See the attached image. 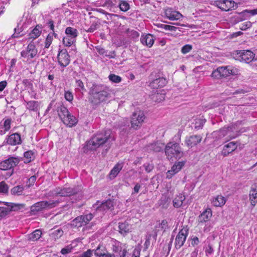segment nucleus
I'll use <instances>...</instances> for the list:
<instances>
[{
    "instance_id": "obj_1",
    "label": "nucleus",
    "mask_w": 257,
    "mask_h": 257,
    "mask_svg": "<svg viewBox=\"0 0 257 257\" xmlns=\"http://www.w3.org/2000/svg\"><path fill=\"white\" fill-rule=\"evenodd\" d=\"M90 100L92 103L98 104L110 97V90L106 86L93 84L90 88Z\"/></svg>"
},
{
    "instance_id": "obj_2",
    "label": "nucleus",
    "mask_w": 257,
    "mask_h": 257,
    "mask_svg": "<svg viewBox=\"0 0 257 257\" xmlns=\"http://www.w3.org/2000/svg\"><path fill=\"white\" fill-rule=\"evenodd\" d=\"M110 130L104 132L98 133L95 134L91 139L88 141L86 147L88 149L94 150L105 143L114 141V137L111 135Z\"/></svg>"
},
{
    "instance_id": "obj_3",
    "label": "nucleus",
    "mask_w": 257,
    "mask_h": 257,
    "mask_svg": "<svg viewBox=\"0 0 257 257\" xmlns=\"http://www.w3.org/2000/svg\"><path fill=\"white\" fill-rule=\"evenodd\" d=\"M165 154L169 159L174 157L176 159L180 158L183 156L179 144L177 143L170 142L165 147Z\"/></svg>"
},
{
    "instance_id": "obj_4",
    "label": "nucleus",
    "mask_w": 257,
    "mask_h": 257,
    "mask_svg": "<svg viewBox=\"0 0 257 257\" xmlns=\"http://www.w3.org/2000/svg\"><path fill=\"white\" fill-rule=\"evenodd\" d=\"M58 201H43L36 203L31 207V211L33 214L45 209H49L57 206Z\"/></svg>"
},
{
    "instance_id": "obj_5",
    "label": "nucleus",
    "mask_w": 257,
    "mask_h": 257,
    "mask_svg": "<svg viewBox=\"0 0 257 257\" xmlns=\"http://www.w3.org/2000/svg\"><path fill=\"white\" fill-rule=\"evenodd\" d=\"M233 56L235 59L246 63L251 62L255 54L250 50H237L233 53Z\"/></svg>"
},
{
    "instance_id": "obj_6",
    "label": "nucleus",
    "mask_w": 257,
    "mask_h": 257,
    "mask_svg": "<svg viewBox=\"0 0 257 257\" xmlns=\"http://www.w3.org/2000/svg\"><path fill=\"white\" fill-rule=\"evenodd\" d=\"M145 118L144 113L141 110L137 109L132 114L131 117V126L135 130H137L142 125Z\"/></svg>"
},
{
    "instance_id": "obj_7",
    "label": "nucleus",
    "mask_w": 257,
    "mask_h": 257,
    "mask_svg": "<svg viewBox=\"0 0 257 257\" xmlns=\"http://www.w3.org/2000/svg\"><path fill=\"white\" fill-rule=\"evenodd\" d=\"M21 161L20 157H10L0 163V169L8 170L16 166Z\"/></svg>"
},
{
    "instance_id": "obj_8",
    "label": "nucleus",
    "mask_w": 257,
    "mask_h": 257,
    "mask_svg": "<svg viewBox=\"0 0 257 257\" xmlns=\"http://www.w3.org/2000/svg\"><path fill=\"white\" fill-rule=\"evenodd\" d=\"M188 234V230L182 229L177 235L175 240V247L176 249H180L184 244Z\"/></svg>"
},
{
    "instance_id": "obj_9",
    "label": "nucleus",
    "mask_w": 257,
    "mask_h": 257,
    "mask_svg": "<svg viewBox=\"0 0 257 257\" xmlns=\"http://www.w3.org/2000/svg\"><path fill=\"white\" fill-rule=\"evenodd\" d=\"M91 250L92 251V253H94L95 257H115V255L109 253L102 244H98L96 248Z\"/></svg>"
},
{
    "instance_id": "obj_10",
    "label": "nucleus",
    "mask_w": 257,
    "mask_h": 257,
    "mask_svg": "<svg viewBox=\"0 0 257 257\" xmlns=\"http://www.w3.org/2000/svg\"><path fill=\"white\" fill-rule=\"evenodd\" d=\"M78 34V31L76 29L71 27H68L65 29V34L67 35V37H65V39H68L67 44L65 45L70 46L75 43L76 41V38L77 37Z\"/></svg>"
},
{
    "instance_id": "obj_11",
    "label": "nucleus",
    "mask_w": 257,
    "mask_h": 257,
    "mask_svg": "<svg viewBox=\"0 0 257 257\" xmlns=\"http://www.w3.org/2000/svg\"><path fill=\"white\" fill-rule=\"evenodd\" d=\"M38 51L34 44L30 43L26 50L21 52V56L27 59L34 58L37 54Z\"/></svg>"
},
{
    "instance_id": "obj_12",
    "label": "nucleus",
    "mask_w": 257,
    "mask_h": 257,
    "mask_svg": "<svg viewBox=\"0 0 257 257\" xmlns=\"http://www.w3.org/2000/svg\"><path fill=\"white\" fill-rule=\"evenodd\" d=\"M22 142V141L20 134L16 133L8 136L4 141V144L11 146H16L21 144Z\"/></svg>"
},
{
    "instance_id": "obj_13",
    "label": "nucleus",
    "mask_w": 257,
    "mask_h": 257,
    "mask_svg": "<svg viewBox=\"0 0 257 257\" xmlns=\"http://www.w3.org/2000/svg\"><path fill=\"white\" fill-rule=\"evenodd\" d=\"M215 6L222 11H228L234 7L235 3L230 0H218L214 2Z\"/></svg>"
},
{
    "instance_id": "obj_14",
    "label": "nucleus",
    "mask_w": 257,
    "mask_h": 257,
    "mask_svg": "<svg viewBox=\"0 0 257 257\" xmlns=\"http://www.w3.org/2000/svg\"><path fill=\"white\" fill-rule=\"evenodd\" d=\"M114 203L113 201L110 199L106 200L104 202H102L99 206L96 207V211L100 212L102 214H104V212L107 210H112L113 209Z\"/></svg>"
},
{
    "instance_id": "obj_15",
    "label": "nucleus",
    "mask_w": 257,
    "mask_h": 257,
    "mask_svg": "<svg viewBox=\"0 0 257 257\" xmlns=\"http://www.w3.org/2000/svg\"><path fill=\"white\" fill-rule=\"evenodd\" d=\"M201 140L200 135H192L186 138L185 143L188 147L192 148L200 143Z\"/></svg>"
},
{
    "instance_id": "obj_16",
    "label": "nucleus",
    "mask_w": 257,
    "mask_h": 257,
    "mask_svg": "<svg viewBox=\"0 0 257 257\" xmlns=\"http://www.w3.org/2000/svg\"><path fill=\"white\" fill-rule=\"evenodd\" d=\"M184 165L183 162H178L176 163L171 168L170 170L168 171L166 173V178L171 179L175 174L181 170L182 167Z\"/></svg>"
},
{
    "instance_id": "obj_17",
    "label": "nucleus",
    "mask_w": 257,
    "mask_h": 257,
    "mask_svg": "<svg viewBox=\"0 0 257 257\" xmlns=\"http://www.w3.org/2000/svg\"><path fill=\"white\" fill-rule=\"evenodd\" d=\"M232 132V128L231 127H223L220 129L218 132V138L222 139L225 137H227L226 141L234 139L235 138V136H232L231 134Z\"/></svg>"
},
{
    "instance_id": "obj_18",
    "label": "nucleus",
    "mask_w": 257,
    "mask_h": 257,
    "mask_svg": "<svg viewBox=\"0 0 257 257\" xmlns=\"http://www.w3.org/2000/svg\"><path fill=\"white\" fill-rule=\"evenodd\" d=\"M167 81L164 77H159L152 80L149 84V86L152 89H158L163 87L166 85Z\"/></svg>"
},
{
    "instance_id": "obj_19",
    "label": "nucleus",
    "mask_w": 257,
    "mask_h": 257,
    "mask_svg": "<svg viewBox=\"0 0 257 257\" xmlns=\"http://www.w3.org/2000/svg\"><path fill=\"white\" fill-rule=\"evenodd\" d=\"M165 15L170 21L180 19L182 15L179 12L173 10L172 9H167L165 12Z\"/></svg>"
},
{
    "instance_id": "obj_20",
    "label": "nucleus",
    "mask_w": 257,
    "mask_h": 257,
    "mask_svg": "<svg viewBox=\"0 0 257 257\" xmlns=\"http://www.w3.org/2000/svg\"><path fill=\"white\" fill-rule=\"evenodd\" d=\"M237 147V146L235 142H230L224 146L221 154L224 157L227 156L230 153L235 151Z\"/></svg>"
},
{
    "instance_id": "obj_21",
    "label": "nucleus",
    "mask_w": 257,
    "mask_h": 257,
    "mask_svg": "<svg viewBox=\"0 0 257 257\" xmlns=\"http://www.w3.org/2000/svg\"><path fill=\"white\" fill-rule=\"evenodd\" d=\"M6 206H8L9 209V213L12 211H17L19 210L23 209L25 208V205L24 204H17L11 202H2Z\"/></svg>"
},
{
    "instance_id": "obj_22",
    "label": "nucleus",
    "mask_w": 257,
    "mask_h": 257,
    "mask_svg": "<svg viewBox=\"0 0 257 257\" xmlns=\"http://www.w3.org/2000/svg\"><path fill=\"white\" fill-rule=\"evenodd\" d=\"M141 42L143 45H146L148 47L153 46L154 43V37L152 35L147 34L146 35L142 36L141 38Z\"/></svg>"
},
{
    "instance_id": "obj_23",
    "label": "nucleus",
    "mask_w": 257,
    "mask_h": 257,
    "mask_svg": "<svg viewBox=\"0 0 257 257\" xmlns=\"http://www.w3.org/2000/svg\"><path fill=\"white\" fill-rule=\"evenodd\" d=\"M111 249L113 252L112 254L115 255V257L118 255L120 256L123 251V250L122 251L121 243L115 240L112 241Z\"/></svg>"
},
{
    "instance_id": "obj_24",
    "label": "nucleus",
    "mask_w": 257,
    "mask_h": 257,
    "mask_svg": "<svg viewBox=\"0 0 257 257\" xmlns=\"http://www.w3.org/2000/svg\"><path fill=\"white\" fill-rule=\"evenodd\" d=\"M42 32V27L41 26L37 25L36 27L30 33L28 36V40H32V41L34 39L39 37Z\"/></svg>"
},
{
    "instance_id": "obj_25",
    "label": "nucleus",
    "mask_w": 257,
    "mask_h": 257,
    "mask_svg": "<svg viewBox=\"0 0 257 257\" xmlns=\"http://www.w3.org/2000/svg\"><path fill=\"white\" fill-rule=\"evenodd\" d=\"M212 216V211L210 209H208L203 211L198 217V221L200 223L205 222L209 220Z\"/></svg>"
},
{
    "instance_id": "obj_26",
    "label": "nucleus",
    "mask_w": 257,
    "mask_h": 257,
    "mask_svg": "<svg viewBox=\"0 0 257 257\" xmlns=\"http://www.w3.org/2000/svg\"><path fill=\"white\" fill-rule=\"evenodd\" d=\"M249 200L251 204L254 206L257 203V185H254L251 187L249 193Z\"/></svg>"
},
{
    "instance_id": "obj_27",
    "label": "nucleus",
    "mask_w": 257,
    "mask_h": 257,
    "mask_svg": "<svg viewBox=\"0 0 257 257\" xmlns=\"http://www.w3.org/2000/svg\"><path fill=\"white\" fill-rule=\"evenodd\" d=\"M226 202V199L221 195H218L213 198L212 203L213 206L220 207L223 206Z\"/></svg>"
},
{
    "instance_id": "obj_28",
    "label": "nucleus",
    "mask_w": 257,
    "mask_h": 257,
    "mask_svg": "<svg viewBox=\"0 0 257 257\" xmlns=\"http://www.w3.org/2000/svg\"><path fill=\"white\" fill-rule=\"evenodd\" d=\"M118 228L119 232L123 235H125L130 231L131 229V226L127 222H124L119 223Z\"/></svg>"
},
{
    "instance_id": "obj_29",
    "label": "nucleus",
    "mask_w": 257,
    "mask_h": 257,
    "mask_svg": "<svg viewBox=\"0 0 257 257\" xmlns=\"http://www.w3.org/2000/svg\"><path fill=\"white\" fill-rule=\"evenodd\" d=\"M65 110L67 112V118L68 121L67 123H65V124L69 127H72L73 126L75 125L78 122L77 119L74 115H71L66 108H65Z\"/></svg>"
},
{
    "instance_id": "obj_30",
    "label": "nucleus",
    "mask_w": 257,
    "mask_h": 257,
    "mask_svg": "<svg viewBox=\"0 0 257 257\" xmlns=\"http://www.w3.org/2000/svg\"><path fill=\"white\" fill-rule=\"evenodd\" d=\"M123 167L122 163H117L112 168L109 173V177L110 179H114L122 169Z\"/></svg>"
},
{
    "instance_id": "obj_31",
    "label": "nucleus",
    "mask_w": 257,
    "mask_h": 257,
    "mask_svg": "<svg viewBox=\"0 0 257 257\" xmlns=\"http://www.w3.org/2000/svg\"><path fill=\"white\" fill-rule=\"evenodd\" d=\"M185 196L182 194H180L179 195L176 196L173 200V206L176 208H179L181 207L182 205L183 202L185 200Z\"/></svg>"
},
{
    "instance_id": "obj_32",
    "label": "nucleus",
    "mask_w": 257,
    "mask_h": 257,
    "mask_svg": "<svg viewBox=\"0 0 257 257\" xmlns=\"http://www.w3.org/2000/svg\"><path fill=\"white\" fill-rule=\"evenodd\" d=\"M164 145L162 143L157 142L152 144L148 146V150L153 151L156 152H159L162 150Z\"/></svg>"
},
{
    "instance_id": "obj_33",
    "label": "nucleus",
    "mask_w": 257,
    "mask_h": 257,
    "mask_svg": "<svg viewBox=\"0 0 257 257\" xmlns=\"http://www.w3.org/2000/svg\"><path fill=\"white\" fill-rule=\"evenodd\" d=\"M219 68L222 78L226 77L232 74V70L229 66L226 67H219Z\"/></svg>"
},
{
    "instance_id": "obj_34",
    "label": "nucleus",
    "mask_w": 257,
    "mask_h": 257,
    "mask_svg": "<svg viewBox=\"0 0 257 257\" xmlns=\"http://www.w3.org/2000/svg\"><path fill=\"white\" fill-rule=\"evenodd\" d=\"M39 103L36 101H29L27 102V108L30 110L36 111L38 109Z\"/></svg>"
},
{
    "instance_id": "obj_35",
    "label": "nucleus",
    "mask_w": 257,
    "mask_h": 257,
    "mask_svg": "<svg viewBox=\"0 0 257 257\" xmlns=\"http://www.w3.org/2000/svg\"><path fill=\"white\" fill-rule=\"evenodd\" d=\"M117 7H119L120 10L123 12H126L130 9V5L125 1L118 0Z\"/></svg>"
},
{
    "instance_id": "obj_36",
    "label": "nucleus",
    "mask_w": 257,
    "mask_h": 257,
    "mask_svg": "<svg viewBox=\"0 0 257 257\" xmlns=\"http://www.w3.org/2000/svg\"><path fill=\"white\" fill-rule=\"evenodd\" d=\"M41 234V230L37 229L29 235V238L32 241L37 240L40 238Z\"/></svg>"
},
{
    "instance_id": "obj_37",
    "label": "nucleus",
    "mask_w": 257,
    "mask_h": 257,
    "mask_svg": "<svg viewBox=\"0 0 257 257\" xmlns=\"http://www.w3.org/2000/svg\"><path fill=\"white\" fill-rule=\"evenodd\" d=\"M24 190V188L23 186L18 185L13 187L11 189V192L13 195L19 196L22 195Z\"/></svg>"
},
{
    "instance_id": "obj_38",
    "label": "nucleus",
    "mask_w": 257,
    "mask_h": 257,
    "mask_svg": "<svg viewBox=\"0 0 257 257\" xmlns=\"http://www.w3.org/2000/svg\"><path fill=\"white\" fill-rule=\"evenodd\" d=\"M156 26L158 28L164 29L167 31H175L177 29V28L176 27L168 25H165L163 24H157L156 25Z\"/></svg>"
},
{
    "instance_id": "obj_39",
    "label": "nucleus",
    "mask_w": 257,
    "mask_h": 257,
    "mask_svg": "<svg viewBox=\"0 0 257 257\" xmlns=\"http://www.w3.org/2000/svg\"><path fill=\"white\" fill-rule=\"evenodd\" d=\"M8 206H0V220L9 214Z\"/></svg>"
},
{
    "instance_id": "obj_40",
    "label": "nucleus",
    "mask_w": 257,
    "mask_h": 257,
    "mask_svg": "<svg viewBox=\"0 0 257 257\" xmlns=\"http://www.w3.org/2000/svg\"><path fill=\"white\" fill-rule=\"evenodd\" d=\"M99 27L100 23L98 21H94L91 24L90 27L87 30H85V31L87 32L92 33Z\"/></svg>"
},
{
    "instance_id": "obj_41",
    "label": "nucleus",
    "mask_w": 257,
    "mask_h": 257,
    "mask_svg": "<svg viewBox=\"0 0 257 257\" xmlns=\"http://www.w3.org/2000/svg\"><path fill=\"white\" fill-rule=\"evenodd\" d=\"M118 0H106L104 5L108 8H113L117 7Z\"/></svg>"
},
{
    "instance_id": "obj_42",
    "label": "nucleus",
    "mask_w": 257,
    "mask_h": 257,
    "mask_svg": "<svg viewBox=\"0 0 257 257\" xmlns=\"http://www.w3.org/2000/svg\"><path fill=\"white\" fill-rule=\"evenodd\" d=\"M12 120L10 118H8L4 121L3 125H1V128L5 129V131H9L11 128Z\"/></svg>"
},
{
    "instance_id": "obj_43",
    "label": "nucleus",
    "mask_w": 257,
    "mask_h": 257,
    "mask_svg": "<svg viewBox=\"0 0 257 257\" xmlns=\"http://www.w3.org/2000/svg\"><path fill=\"white\" fill-rule=\"evenodd\" d=\"M76 193V191L72 188L65 189V201L68 200L70 196L73 195Z\"/></svg>"
},
{
    "instance_id": "obj_44",
    "label": "nucleus",
    "mask_w": 257,
    "mask_h": 257,
    "mask_svg": "<svg viewBox=\"0 0 257 257\" xmlns=\"http://www.w3.org/2000/svg\"><path fill=\"white\" fill-rule=\"evenodd\" d=\"M94 215L92 213H89L84 216H81L80 219L82 220V222L87 223L89 222L93 217Z\"/></svg>"
},
{
    "instance_id": "obj_45",
    "label": "nucleus",
    "mask_w": 257,
    "mask_h": 257,
    "mask_svg": "<svg viewBox=\"0 0 257 257\" xmlns=\"http://www.w3.org/2000/svg\"><path fill=\"white\" fill-rule=\"evenodd\" d=\"M127 32L128 36L132 39H136L139 37V32L134 30H130L128 29L127 30Z\"/></svg>"
},
{
    "instance_id": "obj_46",
    "label": "nucleus",
    "mask_w": 257,
    "mask_h": 257,
    "mask_svg": "<svg viewBox=\"0 0 257 257\" xmlns=\"http://www.w3.org/2000/svg\"><path fill=\"white\" fill-rule=\"evenodd\" d=\"M8 185L4 182H0V193H6L8 191Z\"/></svg>"
},
{
    "instance_id": "obj_47",
    "label": "nucleus",
    "mask_w": 257,
    "mask_h": 257,
    "mask_svg": "<svg viewBox=\"0 0 257 257\" xmlns=\"http://www.w3.org/2000/svg\"><path fill=\"white\" fill-rule=\"evenodd\" d=\"M192 48L193 47L191 45L186 44L182 47L181 51L183 54H186L189 53Z\"/></svg>"
},
{
    "instance_id": "obj_48",
    "label": "nucleus",
    "mask_w": 257,
    "mask_h": 257,
    "mask_svg": "<svg viewBox=\"0 0 257 257\" xmlns=\"http://www.w3.org/2000/svg\"><path fill=\"white\" fill-rule=\"evenodd\" d=\"M109 79L110 81L115 83H118L121 80V78L120 76L115 74H110L109 76Z\"/></svg>"
},
{
    "instance_id": "obj_49",
    "label": "nucleus",
    "mask_w": 257,
    "mask_h": 257,
    "mask_svg": "<svg viewBox=\"0 0 257 257\" xmlns=\"http://www.w3.org/2000/svg\"><path fill=\"white\" fill-rule=\"evenodd\" d=\"M64 54V53L63 52V50H61V51H59V54H58V56H57L58 61L59 64L61 66H63V67L64 66L63 63V59L64 58V57L63 56Z\"/></svg>"
},
{
    "instance_id": "obj_50",
    "label": "nucleus",
    "mask_w": 257,
    "mask_h": 257,
    "mask_svg": "<svg viewBox=\"0 0 257 257\" xmlns=\"http://www.w3.org/2000/svg\"><path fill=\"white\" fill-rule=\"evenodd\" d=\"M143 167L145 169L147 173L151 172L154 168V165L150 163H145L143 165Z\"/></svg>"
},
{
    "instance_id": "obj_51",
    "label": "nucleus",
    "mask_w": 257,
    "mask_h": 257,
    "mask_svg": "<svg viewBox=\"0 0 257 257\" xmlns=\"http://www.w3.org/2000/svg\"><path fill=\"white\" fill-rule=\"evenodd\" d=\"M205 122V120L203 119H198L195 122V128L200 129L202 128Z\"/></svg>"
},
{
    "instance_id": "obj_52",
    "label": "nucleus",
    "mask_w": 257,
    "mask_h": 257,
    "mask_svg": "<svg viewBox=\"0 0 257 257\" xmlns=\"http://www.w3.org/2000/svg\"><path fill=\"white\" fill-rule=\"evenodd\" d=\"M37 179V177L36 175H34L31 176L29 179L27 183V186L28 188H30L31 186H33L35 182H36Z\"/></svg>"
},
{
    "instance_id": "obj_53",
    "label": "nucleus",
    "mask_w": 257,
    "mask_h": 257,
    "mask_svg": "<svg viewBox=\"0 0 257 257\" xmlns=\"http://www.w3.org/2000/svg\"><path fill=\"white\" fill-rule=\"evenodd\" d=\"M211 76L216 79H219L222 78L219 68L218 67L215 70L213 71L212 73Z\"/></svg>"
},
{
    "instance_id": "obj_54",
    "label": "nucleus",
    "mask_w": 257,
    "mask_h": 257,
    "mask_svg": "<svg viewBox=\"0 0 257 257\" xmlns=\"http://www.w3.org/2000/svg\"><path fill=\"white\" fill-rule=\"evenodd\" d=\"M52 40H53V37L52 36L49 34L47 38H46V41H45V47L46 48H48L49 47V46H50V45L52 43Z\"/></svg>"
},
{
    "instance_id": "obj_55",
    "label": "nucleus",
    "mask_w": 257,
    "mask_h": 257,
    "mask_svg": "<svg viewBox=\"0 0 257 257\" xmlns=\"http://www.w3.org/2000/svg\"><path fill=\"white\" fill-rule=\"evenodd\" d=\"M63 231L60 229L55 230L52 233L53 235L56 238H59L61 237L63 235Z\"/></svg>"
},
{
    "instance_id": "obj_56",
    "label": "nucleus",
    "mask_w": 257,
    "mask_h": 257,
    "mask_svg": "<svg viewBox=\"0 0 257 257\" xmlns=\"http://www.w3.org/2000/svg\"><path fill=\"white\" fill-rule=\"evenodd\" d=\"M63 108V107L61 106L60 108H58L57 111L60 118L62 121L64 123V112Z\"/></svg>"
},
{
    "instance_id": "obj_57",
    "label": "nucleus",
    "mask_w": 257,
    "mask_h": 257,
    "mask_svg": "<svg viewBox=\"0 0 257 257\" xmlns=\"http://www.w3.org/2000/svg\"><path fill=\"white\" fill-rule=\"evenodd\" d=\"M65 100L72 102L73 100V95L70 91H65Z\"/></svg>"
},
{
    "instance_id": "obj_58",
    "label": "nucleus",
    "mask_w": 257,
    "mask_h": 257,
    "mask_svg": "<svg viewBox=\"0 0 257 257\" xmlns=\"http://www.w3.org/2000/svg\"><path fill=\"white\" fill-rule=\"evenodd\" d=\"M24 157L30 161L33 157L34 153L32 151H28L24 153Z\"/></svg>"
},
{
    "instance_id": "obj_59",
    "label": "nucleus",
    "mask_w": 257,
    "mask_h": 257,
    "mask_svg": "<svg viewBox=\"0 0 257 257\" xmlns=\"http://www.w3.org/2000/svg\"><path fill=\"white\" fill-rule=\"evenodd\" d=\"M92 251H91V249H88L80 255L79 257H92Z\"/></svg>"
},
{
    "instance_id": "obj_60",
    "label": "nucleus",
    "mask_w": 257,
    "mask_h": 257,
    "mask_svg": "<svg viewBox=\"0 0 257 257\" xmlns=\"http://www.w3.org/2000/svg\"><path fill=\"white\" fill-rule=\"evenodd\" d=\"M76 86L77 89H78L79 88H80L82 90L84 89V86L83 85V83L80 80H76Z\"/></svg>"
},
{
    "instance_id": "obj_61",
    "label": "nucleus",
    "mask_w": 257,
    "mask_h": 257,
    "mask_svg": "<svg viewBox=\"0 0 257 257\" xmlns=\"http://www.w3.org/2000/svg\"><path fill=\"white\" fill-rule=\"evenodd\" d=\"M167 201V199L166 197L161 198L159 201V204L160 206H162L163 207H165V204Z\"/></svg>"
},
{
    "instance_id": "obj_62",
    "label": "nucleus",
    "mask_w": 257,
    "mask_h": 257,
    "mask_svg": "<svg viewBox=\"0 0 257 257\" xmlns=\"http://www.w3.org/2000/svg\"><path fill=\"white\" fill-rule=\"evenodd\" d=\"M141 188V185L139 183H137L134 188V191L133 192L132 194L138 193Z\"/></svg>"
},
{
    "instance_id": "obj_63",
    "label": "nucleus",
    "mask_w": 257,
    "mask_h": 257,
    "mask_svg": "<svg viewBox=\"0 0 257 257\" xmlns=\"http://www.w3.org/2000/svg\"><path fill=\"white\" fill-rule=\"evenodd\" d=\"M74 249V246H72V244H70L67 245L65 247V254L68 253H70L71 252L73 251V250Z\"/></svg>"
},
{
    "instance_id": "obj_64",
    "label": "nucleus",
    "mask_w": 257,
    "mask_h": 257,
    "mask_svg": "<svg viewBox=\"0 0 257 257\" xmlns=\"http://www.w3.org/2000/svg\"><path fill=\"white\" fill-rule=\"evenodd\" d=\"M242 13H249V14H250L252 16H253L255 15H257V9H254V10H245L243 11Z\"/></svg>"
}]
</instances>
